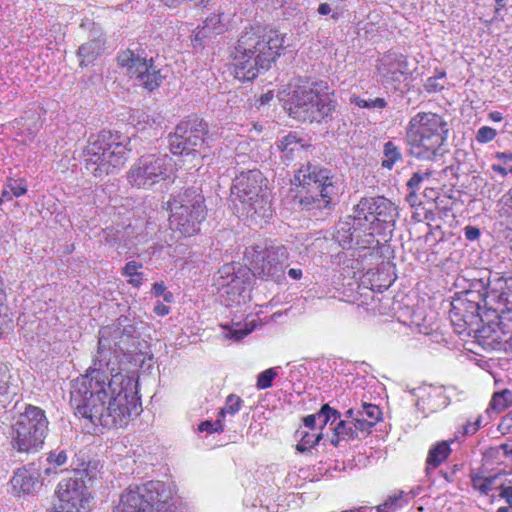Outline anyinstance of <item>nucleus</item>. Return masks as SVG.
Here are the masks:
<instances>
[{
    "label": "nucleus",
    "mask_w": 512,
    "mask_h": 512,
    "mask_svg": "<svg viewBox=\"0 0 512 512\" xmlns=\"http://www.w3.org/2000/svg\"><path fill=\"white\" fill-rule=\"evenodd\" d=\"M402 160L401 147L393 141H387L383 146V158L381 166L391 170L394 165Z\"/></svg>",
    "instance_id": "29"
},
{
    "label": "nucleus",
    "mask_w": 512,
    "mask_h": 512,
    "mask_svg": "<svg viewBox=\"0 0 512 512\" xmlns=\"http://www.w3.org/2000/svg\"><path fill=\"white\" fill-rule=\"evenodd\" d=\"M277 148L281 151L283 159L291 161L303 150L304 144L295 133H289L278 140Z\"/></svg>",
    "instance_id": "26"
},
{
    "label": "nucleus",
    "mask_w": 512,
    "mask_h": 512,
    "mask_svg": "<svg viewBox=\"0 0 512 512\" xmlns=\"http://www.w3.org/2000/svg\"><path fill=\"white\" fill-rule=\"evenodd\" d=\"M413 498L411 492L399 490L389 495L386 500L376 507V512H396L408 505Z\"/></svg>",
    "instance_id": "27"
},
{
    "label": "nucleus",
    "mask_w": 512,
    "mask_h": 512,
    "mask_svg": "<svg viewBox=\"0 0 512 512\" xmlns=\"http://www.w3.org/2000/svg\"><path fill=\"white\" fill-rule=\"evenodd\" d=\"M496 478V476L486 477L479 474H474L471 476V484L472 487L475 490H477L481 495L486 496L493 489V485Z\"/></svg>",
    "instance_id": "34"
},
{
    "label": "nucleus",
    "mask_w": 512,
    "mask_h": 512,
    "mask_svg": "<svg viewBox=\"0 0 512 512\" xmlns=\"http://www.w3.org/2000/svg\"><path fill=\"white\" fill-rule=\"evenodd\" d=\"M7 186L15 197H20L27 192V187L22 181L10 180Z\"/></svg>",
    "instance_id": "50"
},
{
    "label": "nucleus",
    "mask_w": 512,
    "mask_h": 512,
    "mask_svg": "<svg viewBox=\"0 0 512 512\" xmlns=\"http://www.w3.org/2000/svg\"><path fill=\"white\" fill-rule=\"evenodd\" d=\"M449 128L444 118L432 112H418L407 125L409 154L422 161H433L445 153Z\"/></svg>",
    "instance_id": "4"
},
{
    "label": "nucleus",
    "mask_w": 512,
    "mask_h": 512,
    "mask_svg": "<svg viewBox=\"0 0 512 512\" xmlns=\"http://www.w3.org/2000/svg\"><path fill=\"white\" fill-rule=\"evenodd\" d=\"M67 459V453L64 450L50 452L46 458L48 467L44 468V474L50 475L52 473H56V469L66 464Z\"/></svg>",
    "instance_id": "33"
},
{
    "label": "nucleus",
    "mask_w": 512,
    "mask_h": 512,
    "mask_svg": "<svg viewBox=\"0 0 512 512\" xmlns=\"http://www.w3.org/2000/svg\"><path fill=\"white\" fill-rule=\"evenodd\" d=\"M358 416H364L369 423L375 425L381 419V410L377 405L363 403L361 409L357 410Z\"/></svg>",
    "instance_id": "37"
},
{
    "label": "nucleus",
    "mask_w": 512,
    "mask_h": 512,
    "mask_svg": "<svg viewBox=\"0 0 512 512\" xmlns=\"http://www.w3.org/2000/svg\"><path fill=\"white\" fill-rule=\"evenodd\" d=\"M297 434L300 437L299 443L296 446V449L299 452L309 451L311 448L316 446L322 439V433L316 434L305 430H298Z\"/></svg>",
    "instance_id": "30"
},
{
    "label": "nucleus",
    "mask_w": 512,
    "mask_h": 512,
    "mask_svg": "<svg viewBox=\"0 0 512 512\" xmlns=\"http://www.w3.org/2000/svg\"><path fill=\"white\" fill-rule=\"evenodd\" d=\"M350 221H344L338 224L335 233L336 241L343 248H350L353 244L361 248L369 247L374 242L373 232H370L366 225L356 224L358 222L357 212L349 217Z\"/></svg>",
    "instance_id": "17"
},
{
    "label": "nucleus",
    "mask_w": 512,
    "mask_h": 512,
    "mask_svg": "<svg viewBox=\"0 0 512 512\" xmlns=\"http://www.w3.org/2000/svg\"><path fill=\"white\" fill-rule=\"evenodd\" d=\"M378 71L387 83L401 82L409 74L407 58L403 54L389 53L380 60Z\"/></svg>",
    "instance_id": "22"
},
{
    "label": "nucleus",
    "mask_w": 512,
    "mask_h": 512,
    "mask_svg": "<svg viewBox=\"0 0 512 512\" xmlns=\"http://www.w3.org/2000/svg\"><path fill=\"white\" fill-rule=\"evenodd\" d=\"M499 496L508 504L507 507H512V486L501 485Z\"/></svg>",
    "instance_id": "55"
},
{
    "label": "nucleus",
    "mask_w": 512,
    "mask_h": 512,
    "mask_svg": "<svg viewBox=\"0 0 512 512\" xmlns=\"http://www.w3.org/2000/svg\"><path fill=\"white\" fill-rule=\"evenodd\" d=\"M496 450H501L503 452V455L507 458H510L512 460V443H503L499 445Z\"/></svg>",
    "instance_id": "57"
},
{
    "label": "nucleus",
    "mask_w": 512,
    "mask_h": 512,
    "mask_svg": "<svg viewBox=\"0 0 512 512\" xmlns=\"http://www.w3.org/2000/svg\"><path fill=\"white\" fill-rule=\"evenodd\" d=\"M442 88H443V86H441L438 83V78L437 77H429L426 80L425 89L428 92H437V91L441 90Z\"/></svg>",
    "instance_id": "56"
},
{
    "label": "nucleus",
    "mask_w": 512,
    "mask_h": 512,
    "mask_svg": "<svg viewBox=\"0 0 512 512\" xmlns=\"http://www.w3.org/2000/svg\"><path fill=\"white\" fill-rule=\"evenodd\" d=\"M210 1L211 0H162V2L170 8L178 7L184 3H193L195 6L204 7L208 5Z\"/></svg>",
    "instance_id": "49"
},
{
    "label": "nucleus",
    "mask_w": 512,
    "mask_h": 512,
    "mask_svg": "<svg viewBox=\"0 0 512 512\" xmlns=\"http://www.w3.org/2000/svg\"><path fill=\"white\" fill-rule=\"evenodd\" d=\"M171 169V159L168 155L146 154L131 166L127 172V180L138 189H150L155 184L166 180Z\"/></svg>",
    "instance_id": "11"
},
{
    "label": "nucleus",
    "mask_w": 512,
    "mask_h": 512,
    "mask_svg": "<svg viewBox=\"0 0 512 512\" xmlns=\"http://www.w3.org/2000/svg\"><path fill=\"white\" fill-rule=\"evenodd\" d=\"M198 430L200 432H207V433H213V432H223L224 431V425L223 420L217 415V419L215 421L206 420L199 424Z\"/></svg>",
    "instance_id": "45"
},
{
    "label": "nucleus",
    "mask_w": 512,
    "mask_h": 512,
    "mask_svg": "<svg viewBox=\"0 0 512 512\" xmlns=\"http://www.w3.org/2000/svg\"><path fill=\"white\" fill-rule=\"evenodd\" d=\"M142 268V263L129 261L122 269V275L128 277V283L134 287H140L142 284V273L138 270Z\"/></svg>",
    "instance_id": "31"
},
{
    "label": "nucleus",
    "mask_w": 512,
    "mask_h": 512,
    "mask_svg": "<svg viewBox=\"0 0 512 512\" xmlns=\"http://www.w3.org/2000/svg\"><path fill=\"white\" fill-rule=\"evenodd\" d=\"M289 115L301 122H327L337 102L326 81L299 78L286 102Z\"/></svg>",
    "instance_id": "3"
},
{
    "label": "nucleus",
    "mask_w": 512,
    "mask_h": 512,
    "mask_svg": "<svg viewBox=\"0 0 512 512\" xmlns=\"http://www.w3.org/2000/svg\"><path fill=\"white\" fill-rule=\"evenodd\" d=\"M353 425L355 429H357V432H369L370 429L374 426L373 424L369 423V421H367V419L364 416H358L357 414L356 417L354 418Z\"/></svg>",
    "instance_id": "51"
},
{
    "label": "nucleus",
    "mask_w": 512,
    "mask_h": 512,
    "mask_svg": "<svg viewBox=\"0 0 512 512\" xmlns=\"http://www.w3.org/2000/svg\"><path fill=\"white\" fill-rule=\"evenodd\" d=\"M204 202L205 199L200 190L191 187L172 194L166 205L169 211H175L181 206L182 209L188 211L194 210L195 215L199 216L198 213L206 211Z\"/></svg>",
    "instance_id": "21"
},
{
    "label": "nucleus",
    "mask_w": 512,
    "mask_h": 512,
    "mask_svg": "<svg viewBox=\"0 0 512 512\" xmlns=\"http://www.w3.org/2000/svg\"><path fill=\"white\" fill-rule=\"evenodd\" d=\"M294 184L303 191L297 196L306 210L330 208L339 194L338 178L318 164H302L294 175Z\"/></svg>",
    "instance_id": "7"
},
{
    "label": "nucleus",
    "mask_w": 512,
    "mask_h": 512,
    "mask_svg": "<svg viewBox=\"0 0 512 512\" xmlns=\"http://www.w3.org/2000/svg\"><path fill=\"white\" fill-rule=\"evenodd\" d=\"M120 317L99 330L97 352L85 375L72 382L70 404L75 415L96 431L126 426L140 406L134 379L123 374L120 359L139 350V333L134 324Z\"/></svg>",
    "instance_id": "1"
},
{
    "label": "nucleus",
    "mask_w": 512,
    "mask_h": 512,
    "mask_svg": "<svg viewBox=\"0 0 512 512\" xmlns=\"http://www.w3.org/2000/svg\"><path fill=\"white\" fill-rule=\"evenodd\" d=\"M277 377L275 368H269L261 372L257 377L256 387L259 390H264L272 386L273 380Z\"/></svg>",
    "instance_id": "43"
},
{
    "label": "nucleus",
    "mask_w": 512,
    "mask_h": 512,
    "mask_svg": "<svg viewBox=\"0 0 512 512\" xmlns=\"http://www.w3.org/2000/svg\"><path fill=\"white\" fill-rule=\"evenodd\" d=\"M18 393V387L14 384L11 367L0 362V409L9 404Z\"/></svg>",
    "instance_id": "24"
},
{
    "label": "nucleus",
    "mask_w": 512,
    "mask_h": 512,
    "mask_svg": "<svg viewBox=\"0 0 512 512\" xmlns=\"http://www.w3.org/2000/svg\"><path fill=\"white\" fill-rule=\"evenodd\" d=\"M451 451L450 443L447 441H441L433 445L427 455L426 469L440 466L448 458Z\"/></svg>",
    "instance_id": "28"
},
{
    "label": "nucleus",
    "mask_w": 512,
    "mask_h": 512,
    "mask_svg": "<svg viewBox=\"0 0 512 512\" xmlns=\"http://www.w3.org/2000/svg\"><path fill=\"white\" fill-rule=\"evenodd\" d=\"M485 291L486 306L499 317V313L512 312V275L490 277L487 283H477Z\"/></svg>",
    "instance_id": "16"
},
{
    "label": "nucleus",
    "mask_w": 512,
    "mask_h": 512,
    "mask_svg": "<svg viewBox=\"0 0 512 512\" xmlns=\"http://www.w3.org/2000/svg\"><path fill=\"white\" fill-rule=\"evenodd\" d=\"M488 118L491 120V121H494V122H500L502 121L503 119V116L500 112L498 111H493V112H490L488 114Z\"/></svg>",
    "instance_id": "62"
},
{
    "label": "nucleus",
    "mask_w": 512,
    "mask_h": 512,
    "mask_svg": "<svg viewBox=\"0 0 512 512\" xmlns=\"http://www.w3.org/2000/svg\"><path fill=\"white\" fill-rule=\"evenodd\" d=\"M13 492L18 495H30L41 487L40 473L36 468L17 469L10 480Z\"/></svg>",
    "instance_id": "23"
},
{
    "label": "nucleus",
    "mask_w": 512,
    "mask_h": 512,
    "mask_svg": "<svg viewBox=\"0 0 512 512\" xmlns=\"http://www.w3.org/2000/svg\"><path fill=\"white\" fill-rule=\"evenodd\" d=\"M432 176V171H417L415 173H413V175L411 176V178L407 181V187L409 190L411 191H417L419 188H420V185L421 183L426 180V179H429L430 177Z\"/></svg>",
    "instance_id": "44"
},
{
    "label": "nucleus",
    "mask_w": 512,
    "mask_h": 512,
    "mask_svg": "<svg viewBox=\"0 0 512 512\" xmlns=\"http://www.w3.org/2000/svg\"><path fill=\"white\" fill-rule=\"evenodd\" d=\"M44 410L28 405L11 425L12 443L19 452H35L42 447L48 431Z\"/></svg>",
    "instance_id": "8"
},
{
    "label": "nucleus",
    "mask_w": 512,
    "mask_h": 512,
    "mask_svg": "<svg viewBox=\"0 0 512 512\" xmlns=\"http://www.w3.org/2000/svg\"><path fill=\"white\" fill-rule=\"evenodd\" d=\"M335 432L344 441H349L358 437L357 429H355L353 421L340 420L335 427Z\"/></svg>",
    "instance_id": "36"
},
{
    "label": "nucleus",
    "mask_w": 512,
    "mask_h": 512,
    "mask_svg": "<svg viewBox=\"0 0 512 512\" xmlns=\"http://www.w3.org/2000/svg\"><path fill=\"white\" fill-rule=\"evenodd\" d=\"M317 12L319 15L322 16L331 15V18L334 20H338L341 14L340 7H338L337 5L333 7V5L330 2L320 3L317 8Z\"/></svg>",
    "instance_id": "47"
},
{
    "label": "nucleus",
    "mask_w": 512,
    "mask_h": 512,
    "mask_svg": "<svg viewBox=\"0 0 512 512\" xmlns=\"http://www.w3.org/2000/svg\"><path fill=\"white\" fill-rule=\"evenodd\" d=\"M146 124H148L152 128L153 125L156 124V122L154 119H152V122L150 123V116L145 113H142L139 116V120L135 123V126L138 130H145Z\"/></svg>",
    "instance_id": "53"
},
{
    "label": "nucleus",
    "mask_w": 512,
    "mask_h": 512,
    "mask_svg": "<svg viewBox=\"0 0 512 512\" xmlns=\"http://www.w3.org/2000/svg\"><path fill=\"white\" fill-rule=\"evenodd\" d=\"M480 229L475 226H466L464 228L465 238L469 241H475L480 237Z\"/></svg>",
    "instance_id": "54"
},
{
    "label": "nucleus",
    "mask_w": 512,
    "mask_h": 512,
    "mask_svg": "<svg viewBox=\"0 0 512 512\" xmlns=\"http://www.w3.org/2000/svg\"><path fill=\"white\" fill-rule=\"evenodd\" d=\"M131 139L120 132L101 131L84 150L86 170L97 178L114 173L127 161Z\"/></svg>",
    "instance_id": "6"
},
{
    "label": "nucleus",
    "mask_w": 512,
    "mask_h": 512,
    "mask_svg": "<svg viewBox=\"0 0 512 512\" xmlns=\"http://www.w3.org/2000/svg\"><path fill=\"white\" fill-rule=\"evenodd\" d=\"M117 61L121 67L126 68L130 78H134L139 86L148 91L157 89L165 78L153 58L140 57L131 50L120 53Z\"/></svg>",
    "instance_id": "13"
},
{
    "label": "nucleus",
    "mask_w": 512,
    "mask_h": 512,
    "mask_svg": "<svg viewBox=\"0 0 512 512\" xmlns=\"http://www.w3.org/2000/svg\"><path fill=\"white\" fill-rule=\"evenodd\" d=\"M198 214L199 216L195 215L194 210L188 211L180 206L175 211H170V228L184 237L193 236L200 230L199 225L205 219L206 211Z\"/></svg>",
    "instance_id": "20"
},
{
    "label": "nucleus",
    "mask_w": 512,
    "mask_h": 512,
    "mask_svg": "<svg viewBox=\"0 0 512 512\" xmlns=\"http://www.w3.org/2000/svg\"><path fill=\"white\" fill-rule=\"evenodd\" d=\"M417 191H411L410 190V193L407 195V201L412 205L414 206L416 204V200H417V194H416Z\"/></svg>",
    "instance_id": "63"
},
{
    "label": "nucleus",
    "mask_w": 512,
    "mask_h": 512,
    "mask_svg": "<svg viewBox=\"0 0 512 512\" xmlns=\"http://www.w3.org/2000/svg\"><path fill=\"white\" fill-rule=\"evenodd\" d=\"M124 234L121 230L115 229L113 227H108L104 229L101 233V241L106 245L111 247H115L122 240Z\"/></svg>",
    "instance_id": "42"
},
{
    "label": "nucleus",
    "mask_w": 512,
    "mask_h": 512,
    "mask_svg": "<svg viewBox=\"0 0 512 512\" xmlns=\"http://www.w3.org/2000/svg\"><path fill=\"white\" fill-rule=\"evenodd\" d=\"M482 425V417L479 415L473 421L467 420L462 427V435L475 434Z\"/></svg>",
    "instance_id": "48"
},
{
    "label": "nucleus",
    "mask_w": 512,
    "mask_h": 512,
    "mask_svg": "<svg viewBox=\"0 0 512 512\" xmlns=\"http://www.w3.org/2000/svg\"><path fill=\"white\" fill-rule=\"evenodd\" d=\"M316 415L318 418L317 420L320 423V429H322L329 421H332L333 423L340 418V412L331 408L329 404L322 405L321 409L316 413Z\"/></svg>",
    "instance_id": "40"
},
{
    "label": "nucleus",
    "mask_w": 512,
    "mask_h": 512,
    "mask_svg": "<svg viewBox=\"0 0 512 512\" xmlns=\"http://www.w3.org/2000/svg\"><path fill=\"white\" fill-rule=\"evenodd\" d=\"M496 135L497 131L494 128L489 126H482L478 129L475 138L477 142L485 144L494 140Z\"/></svg>",
    "instance_id": "46"
},
{
    "label": "nucleus",
    "mask_w": 512,
    "mask_h": 512,
    "mask_svg": "<svg viewBox=\"0 0 512 512\" xmlns=\"http://www.w3.org/2000/svg\"><path fill=\"white\" fill-rule=\"evenodd\" d=\"M317 415L316 414H311V415H308L306 416L304 419H303V422H304V426L306 428H310L311 430H313L315 428V425H316V421H317Z\"/></svg>",
    "instance_id": "60"
},
{
    "label": "nucleus",
    "mask_w": 512,
    "mask_h": 512,
    "mask_svg": "<svg viewBox=\"0 0 512 512\" xmlns=\"http://www.w3.org/2000/svg\"><path fill=\"white\" fill-rule=\"evenodd\" d=\"M512 405V391L504 389L494 393L489 407L496 412H501Z\"/></svg>",
    "instance_id": "32"
},
{
    "label": "nucleus",
    "mask_w": 512,
    "mask_h": 512,
    "mask_svg": "<svg viewBox=\"0 0 512 512\" xmlns=\"http://www.w3.org/2000/svg\"><path fill=\"white\" fill-rule=\"evenodd\" d=\"M500 216L507 220V223L512 226V187L505 192L500 201Z\"/></svg>",
    "instance_id": "39"
},
{
    "label": "nucleus",
    "mask_w": 512,
    "mask_h": 512,
    "mask_svg": "<svg viewBox=\"0 0 512 512\" xmlns=\"http://www.w3.org/2000/svg\"><path fill=\"white\" fill-rule=\"evenodd\" d=\"M231 197L236 209L255 223L272 217L267 179L258 169L242 171L236 175L231 186Z\"/></svg>",
    "instance_id": "5"
},
{
    "label": "nucleus",
    "mask_w": 512,
    "mask_h": 512,
    "mask_svg": "<svg viewBox=\"0 0 512 512\" xmlns=\"http://www.w3.org/2000/svg\"><path fill=\"white\" fill-rule=\"evenodd\" d=\"M153 310L158 316H166L169 313L170 308L161 302H157Z\"/></svg>",
    "instance_id": "58"
},
{
    "label": "nucleus",
    "mask_w": 512,
    "mask_h": 512,
    "mask_svg": "<svg viewBox=\"0 0 512 512\" xmlns=\"http://www.w3.org/2000/svg\"><path fill=\"white\" fill-rule=\"evenodd\" d=\"M410 393L417 398L415 406L425 417L449 405V398L442 387L425 385L411 389Z\"/></svg>",
    "instance_id": "18"
},
{
    "label": "nucleus",
    "mask_w": 512,
    "mask_h": 512,
    "mask_svg": "<svg viewBox=\"0 0 512 512\" xmlns=\"http://www.w3.org/2000/svg\"><path fill=\"white\" fill-rule=\"evenodd\" d=\"M243 404V400L235 395L230 394L226 398L225 405L218 412L219 417L224 420L226 414L235 415L239 412Z\"/></svg>",
    "instance_id": "35"
},
{
    "label": "nucleus",
    "mask_w": 512,
    "mask_h": 512,
    "mask_svg": "<svg viewBox=\"0 0 512 512\" xmlns=\"http://www.w3.org/2000/svg\"><path fill=\"white\" fill-rule=\"evenodd\" d=\"M355 212L358 215L356 224L366 225L373 233L376 222L392 231L398 214L395 205L383 196L362 198L355 206Z\"/></svg>",
    "instance_id": "14"
},
{
    "label": "nucleus",
    "mask_w": 512,
    "mask_h": 512,
    "mask_svg": "<svg viewBox=\"0 0 512 512\" xmlns=\"http://www.w3.org/2000/svg\"><path fill=\"white\" fill-rule=\"evenodd\" d=\"M231 15L219 6L215 12L206 17L202 26H198L193 35L194 46H201L206 39L220 35L229 29Z\"/></svg>",
    "instance_id": "19"
},
{
    "label": "nucleus",
    "mask_w": 512,
    "mask_h": 512,
    "mask_svg": "<svg viewBox=\"0 0 512 512\" xmlns=\"http://www.w3.org/2000/svg\"><path fill=\"white\" fill-rule=\"evenodd\" d=\"M351 103L355 104L360 108H368V109H384L387 106V102L384 98H375L365 100L358 96H353L351 98Z\"/></svg>",
    "instance_id": "41"
},
{
    "label": "nucleus",
    "mask_w": 512,
    "mask_h": 512,
    "mask_svg": "<svg viewBox=\"0 0 512 512\" xmlns=\"http://www.w3.org/2000/svg\"><path fill=\"white\" fill-rule=\"evenodd\" d=\"M208 125L197 117L182 120L169 136L170 151L174 155L189 154L203 145H210Z\"/></svg>",
    "instance_id": "12"
},
{
    "label": "nucleus",
    "mask_w": 512,
    "mask_h": 512,
    "mask_svg": "<svg viewBox=\"0 0 512 512\" xmlns=\"http://www.w3.org/2000/svg\"><path fill=\"white\" fill-rule=\"evenodd\" d=\"M105 40L102 37L90 39L78 49V56L82 66L93 62L104 50Z\"/></svg>",
    "instance_id": "25"
},
{
    "label": "nucleus",
    "mask_w": 512,
    "mask_h": 512,
    "mask_svg": "<svg viewBox=\"0 0 512 512\" xmlns=\"http://www.w3.org/2000/svg\"><path fill=\"white\" fill-rule=\"evenodd\" d=\"M303 273L300 268H291L288 270V276L293 280L301 279Z\"/></svg>",
    "instance_id": "61"
},
{
    "label": "nucleus",
    "mask_w": 512,
    "mask_h": 512,
    "mask_svg": "<svg viewBox=\"0 0 512 512\" xmlns=\"http://www.w3.org/2000/svg\"><path fill=\"white\" fill-rule=\"evenodd\" d=\"M486 299L485 291L481 287L478 290H468L454 299L449 311L452 323L462 328L477 324L479 320L483 321L482 309H486L484 312L486 315L490 311L486 306Z\"/></svg>",
    "instance_id": "15"
},
{
    "label": "nucleus",
    "mask_w": 512,
    "mask_h": 512,
    "mask_svg": "<svg viewBox=\"0 0 512 512\" xmlns=\"http://www.w3.org/2000/svg\"><path fill=\"white\" fill-rule=\"evenodd\" d=\"M245 257L250 262L254 276L274 282L284 279L285 263L289 253L283 245H255L247 249Z\"/></svg>",
    "instance_id": "10"
},
{
    "label": "nucleus",
    "mask_w": 512,
    "mask_h": 512,
    "mask_svg": "<svg viewBox=\"0 0 512 512\" xmlns=\"http://www.w3.org/2000/svg\"><path fill=\"white\" fill-rule=\"evenodd\" d=\"M251 270L240 263L224 264L214 276L217 293L226 306L240 304L248 297Z\"/></svg>",
    "instance_id": "9"
},
{
    "label": "nucleus",
    "mask_w": 512,
    "mask_h": 512,
    "mask_svg": "<svg viewBox=\"0 0 512 512\" xmlns=\"http://www.w3.org/2000/svg\"><path fill=\"white\" fill-rule=\"evenodd\" d=\"M252 330L251 329H248V328H235V329H232L229 331V334H227V336H229L230 338L238 341V340H241L242 338H244L245 336H247Z\"/></svg>",
    "instance_id": "52"
},
{
    "label": "nucleus",
    "mask_w": 512,
    "mask_h": 512,
    "mask_svg": "<svg viewBox=\"0 0 512 512\" xmlns=\"http://www.w3.org/2000/svg\"><path fill=\"white\" fill-rule=\"evenodd\" d=\"M496 158H498L501 163L493 164L492 170L502 176L512 174V153H497Z\"/></svg>",
    "instance_id": "38"
},
{
    "label": "nucleus",
    "mask_w": 512,
    "mask_h": 512,
    "mask_svg": "<svg viewBox=\"0 0 512 512\" xmlns=\"http://www.w3.org/2000/svg\"><path fill=\"white\" fill-rule=\"evenodd\" d=\"M283 37L274 29L256 26L245 30L234 48L232 68L235 78L251 81L267 71L280 56Z\"/></svg>",
    "instance_id": "2"
},
{
    "label": "nucleus",
    "mask_w": 512,
    "mask_h": 512,
    "mask_svg": "<svg viewBox=\"0 0 512 512\" xmlns=\"http://www.w3.org/2000/svg\"><path fill=\"white\" fill-rule=\"evenodd\" d=\"M165 291L166 286L164 285L163 282H156L152 286V293L157 297L162 296Z\"/></svg>",
    "instance_id": "59"
},
{
    "label": "nucleus",
    "mask_w": 512,
    "mask_h": 512,
    "mask_svg": "<svg viewBox=\"0 0 512 512\" xmlns=\"http://www.w3.org/2000/svg\"><path fill=\"white\" fill-rule=\"evenodd\" d=\"M357 410L354 408H350L345 412V417L348 418L347 421H354V418L356 417Z\"/></svg>",
    "instance_id": "64"
}]
</instances>
